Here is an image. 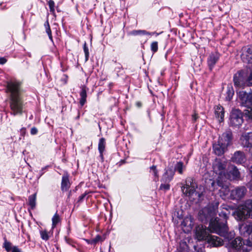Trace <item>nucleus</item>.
<instances>
[{
	"mask_svg": "<svg viewBox=\"0 0 252 252\" xmlns=\"http://www.w3.org/2000/svg\"><path fill=\"white\" fill-rule=\"evenodd\" d=\"M218 204L213 206H208L203 208L199 212V219L203 222H207L210 220L209 230L211 232L217 233L226 239L230 237H233L234 233H228V227L226 225V220L230 214L228 209L223 208L222 211L219 214V216L223 219L221 220L218 217L214 218L216 215V210Z\"/></svg>",
	"mask_w": 252,
	"mask_h": 252,
	"instance_id": "1",
	"label": "nucleus"
},
{
	"mask_svg": "<svg viewBox=\"0 0 252 252\" xmlns=\"http://www.w3.org/2000/svg\"><path fill=\"white\" fill-rule=\"evenodd\" d=\"M8 91L10 93V108L13 114H21L23 110V101L21 97L20 83L10 82L7 84Z\"/></svg>",
	"mask_w": 252,
	"mask_h": 252,
	"instance_id": "2",
	"label": "nucleus"
},
{
	"mask_svg": "<svg viewBox=\"0 0 252 252\" xmlns=\"http://www.w3.org/2000/svg\"><path fill=\"white\" fill-rule=\"evenodd\" d=\"M195 236L198 240H206L213 247L220 246L223 244L221 238L216 236L210 235L202 225H199L196 227Z\"/></svg>",
	"mask_w": 252,
	"mask_h": 252,
	"instance_id": "3",
	"label": "nucleus"
},
{
	"mask_svg": "<svg viewBox=\"0 0 252 252\" xmlns=\"http://www.w3.org/2000/svg\"><path fill=\"white\" fill-rule=\"evenodd\" d=\"M231 136L232 133L230 131H226L219 138L218 143L214 144L213 150L216 155L220 156L225 152L227 147L230 143Z\"/></svg>",
	"mask_w": 252,
	"mask_h": 252,
	"instance_id": "4",
	"label": "nucleus"
},
{
	"mask_svg": "<svg viewBox=\"0 0 252 252\" xmlns=\"http://www.w3.org/2000/svg\"><path fill=\"white\" fill-rule=\"evenodd\" d=\"M232 215L237 220H242L248 218L252 219V200H247L243 205L234 211Z\"/></svg>",
	"mask_w": 252,
	"mask_h": 252,
	"instance_id": "5",
	"label": "nucleus"
},
{
	"mask_svg": "<svg viewBox=\"0 0 252 252\" xmlns=\"http://www.w3.org/2000/svg\"><path fill=\"white\" fill-rule=\"evenodd\" d=\"M214 172L218 175L217 183L219 186H222V182L224 181L226 178H230L229 175L226 172V163L221 161L219 159H216L213 164Z\"/></svg>",
	"mask_w": 252,
	"mask_h": 252,
	"instance_id": "6",
	"label": "nucleus"
},
{
	"mask_svg": "<svg viewBox=\"0 0 252 252\" xmlns=\"http://www.w3.org/2000/svg\"><path fill=\"white\" fill-rule=\"evenodd\" d=\"M243 123V114L238 109L233 110L230 116V125L231 126H239Z\"/></svg>",
	"mask_w": 252,
	"mask_h": 252,
	"instance_id": "7",
	"label": "nucleus"
},
{
	"mask_svg": "<svg viewBox=\"0 0 252 252\" xmlns=\"http://www.w3.org/2000/svg\"><path fill=\"white\" fill-rule=\"evenodd\" d=\"M196 185L193 183L191 178H189L186 181V186L182 188V190L184 194L188 196H191L195 191Z\"/></svg>",
	"mask_w": 252,
	"mask_h": 252,
	"instance_id": "8",
	"label": "nucleus"
},
{
	"mask_svg": "<svg viewBox=\"0 0 252 252\" xmlns=\"http://www.w3.org/2000/svg\"><path fill=\"white\" fill-rule=\"evenodd\" d=\"M246 192L245 187H239L231 190L230 197L232 199L240 200L245 196Z\"/></svg>",
	"mask_w": 252,
	"mask_h": 252,
	"instance_id": "9",
	"label": "nucleus"
},
{
	"mask_svg": "<svg viewBox=\"0 0 252 252\" xmlns=\"http://www.w3.org/2000/svg\"><path fill=\"white\" fill-rule=\"evenodd\" d=\"M239 98L241 100V104L246 107L252 105V93H247L245 91L239 92Z\"/></svg>",
	"mask_w": 252,
	"mask_h": 252,
	"instance_id": "10",
	"label": "nucleus"
},
{
	"mask_svg": "<svg viewBox=\"0 0 252 252\" xmlns=\"http://www.w3.org/2000/svg\"><path fill=\"white\" fill-rule=\"evenodd\" d=\"M241 58L244 62L252 63V45H248L242 48Z\"/></svg>",
	"mask_w": 252,
	"mask_h": 252,
	"instance_id": "11",
	"label": "nucleus"
},
{
	"mask_svg": "<svg viewBox=\"0 0 252 252\" xmlns=\"http://www.w3.org/2000/svg\"><path fill=\"white\" fill-rule=\"evenodd\" d=\"M193 226V219L190 216L186 217L181 223L182 229L185 233L189 232L191 230Z\"/></svg>",
	"mask_w": 252,
	"mask_h": 252,
	"instance_id": "12",
	"label": "nucleus"
},
{
	"mask_svg": "<svg viewBox=\"0 0 252 252\" xmlns=\"http://www.w3.org/2000/svg\"><path fill=\"white\" fill-rule=\"evenodd\" d=\"M240 141L244 147H252V132L243 133L241 137Z\"/></svg>",
	"mask_w": 252,
	"mask_h": 252,
	"instance_id": "13",
	"label": "nucleus"
},
{
	"mask_svg": "<svg viewBox=\"0 0 252 252\" xmlns=\"http://www.w3.org/2000/svg\"><path fill=\"white\" fill-rule=\"evenodd\" d=\"M232 161L237 164H242L246 160V157L244 154L240 151L236 152L231 158Z\"/></svg>",
	"mask_w": 252,
	"mask_h": 252,
	"instance_id": "14",
	"label": "nucleus"
},
{
	"mask_svg": "<svg viewBox=\"0 0 252 252\" xmlns=\"http://www.w3.org/2000/svg\"><path fill=\"white\" fill-rule=\"evenodd\" d=\"M220 54L218 52L211 53L208 58V64L211 69L214 67L220 58Z\"/></svg>",
	"mask_w": 252,
	"mask_h": 252,
	"instance_id": "15",
	"label": "nucleus"
},
{
	"mask_svg": "<svg viewBox=\"0 0 252 252\" xmlns=\"http://www.w3.org/2000/svg\"><path fill=\"white\" fill-rule=\"evenodd\" d=\"M224 113L223 108L221 106L217 105L215 107V117L219 123H221L223 121Z\"/></svg>",
	"mask_w": 252,
	"mask_h": 252,
	"instance_id": "16",
	"label": "nucleus"
},
{
	"mask_svg": "<svg viewBox=\"0 0 252 252\" xmlns=\"http://www.w3.org/2000/svg\"><path fill=\"white\" fill-rule=\"evenodd\" d=\"M246 232L249 235L246 245L249 246H252V222L245 226Z\"/></svg>",
	"mask_w": 252,
	"mask_h": 252,
	"instance_id": "17",
	"label": "nucleus"
},
{
	"mask_svg": "<svg viewBox=\"0 0 252 252\" xmlns=\"http://www.w3.org/2000/svg\"><path fill=\"white\" fill-rule=\"evenodd\" d=\"M243 242L240 237H237L230 242L231 247L236 250H239L242 247Z\"/></svg>",
	"mask_w": 252,
	"mask_h": 252,
	"instance_id": "18",
	"label": "nucleus"
},
{
	"mask_svg": "<svg viewBox=\"0 0 252 252\" xmlns=\"http://www.w3.org/2000/svg\"><path fill=\"white\" fill-rule=\"evenodd\" d=\"M234 85L239 88H244L247 85V82L245 83L242 80L241 77H237L236 75L234 77Z\"/></svg>",
	"mask_w": 252,
	"mask_h": 252,
	"instance_id": "19",
	"label": "nucleus"
},
{
	"mask_svg": "<svg viewBox=\"0 0 252 252\" xmlns=\"http://www.w3.org/2000/svg\"><path fill=\"white\" fill-rule=\"evenodd\" d=\"M80 104L81 105V106H83L86 102L87 90L85 87H82V90L80 93Z\"/></svg>",
	"mask_w": 252,
	"mask_h": 252,
	"instance_id": "20",
	"label": "nucleus"
},
{
	"mask_svg": "<svg viewBox=\"0 0 252 252\" xmlns=\"http://www.w3.org/2000/svg\"><path fill=\"white\" fill-rule=\"evenodd\" d=\"M230 174H228L230 178H226V179H236L240 177V172L236 167H233L230 171Z\"/></svg>",
	"mask_w": 252,
	"mask_h": 252,
	"instance_id": "21",
	"label": "nucleus"
},
{
	"mask_svg": "<svg viewBox=\"0 0 252 252\" xmlns=\"http://www.w3.org/2000/svg\"><path fill=\"white\" fill-rule=\"evenodd\" d=\"M70 187V183L68 177L66 175H64L62 177V189L63 190H67Z\"/></svg>",
	"mask_w": 252,
	"mask_h": 252,
	"instance_id": "22",
	"label": "nucleus"
},
{
	"mask_svg": "<svg viewBox=\"0 0 252 252\" xmlns=\"http://www.w3.org/2000/svg\"><path fill=\"white\" fill-rule=\"evenodd\" d=\"M105 140L104 138H101L100 139L99 143H98V150L100 154V156L102 158L103 155L102 153L105 150Z\"/></svg>",
	"mask_w": 252,
	"mask_h": 252,
	"instance_id": "23",
	"label": "nucleus"
},
{
	"mask_svg": "<svg viewBox=\"0 0 252 252\" xmlns=\"http://www.w3.org/2000/svg\"><path fill=\"white\" fill-rule=\"evenodd\" d=\"M129 34L131 35L136 36V35H147V34H152L150 32L145 31V30H133L129 32Z\"/></svg>",
	"mask_w": 252,
	"mask_h": 252,
	"instance_id": "24",
	"label": "nucleus"
},
{
	"mask_svg": "<svg viewBox=\"0 0 252 252\" xmlns=\"http://www.w3.org/2000/svg\"><path fill=\"white\" fill-rule=\"evenodd\" d=\"M36 193H34L30 195L28 198L29 204L32 209L35 208L36 205Z\"/></svg>",
	"mask_w": 252,
	"mask_h": 252,
	"instance_id": "25",
	"label": "nucleus"
},
{
	"mask_svg": "<svg viewBox=\"0 0 252 252\" xmlns=\"http://www.w3.org/2000/svg\"><path fill=\"white\" fill-rule=\"evenodd\" d=\"M60 220L61 219L59 214L57 213H56L52 219V228H55Z\"/></svg>",
	"mask_w": 252,
	"mask_h": 252,
	"instance_id": "26",
	"label": "nucleus"
},
{
	"mask_svg": "<svg viewBox=\"0 0 252 252\" xmlns=\"http://www.w3.org/2000/svg\"><path fill=\"white\" fill-rule=\"evenodd\" d=\"M185 168L182 162H178L175 166V170L177 171L180 174H183V170Z\"/></svg>",
	"mask_w": 252,
	"mask_h": 252,
	"instance_id": "27",
	"label": "nucleus"
},
{
	"mask_svg": "<svg viewBox=\"0 0 252 252\" xmlns=\"http://www.w3.org/2000/svg\"><path fill=\"white\" fill-rule=\"evenodd\" d=\"M245 116L249 119L252 120V107H248V108L244 110Z\"/></svg>",
	"mask_w": 252,
	"mask_h": 252,
	"instance_id": "28",
	"label": "nucleus"
},
{
	"mask_svg": "<svg viewBox=\"0 0 252 252\" xmlns=\"http://www.w3.org/2000/svg\"><path fill=\"white\" fill-rule=\"evenodd\" d=\"M45 26L46 28V32H47V34L48 35V36H49L50 39L52 41L53 39H52V32H51V30L50 28L49 22L48 21H47L46 22V23L45 24Z\"/></svg>",
	"mask_w": 252,
	"mask_h": 252,
	"instance_id": "29",
	"label": "nucleus"
},
{
	"mask_svg": "<svg viewBox=\"0 0 252 252\" xmlns=\"http://www.w3.org/2000/svg\"><path fill=\"white\" fill-rule=\"evenodd\" d=\"M40 234L41 238L45 241H47L49 238V233L45 230H42L40 231Z\"/></svg>",
	"mask_w": 252,
	"mask_h": 252,
	"instance_id": "30",
	"label": "nucleus"
},
{
	"mask_svg": "<svg viewBox=\"0 0 252 252\" xmlns=\"http://www.w3.org/2000/svg\"><path fill=\"white\" fill-rule=\"evenodd\" d=\"M3 247L7 252L11 251L13 248L12 246V244L10 242L7 241L6 239H5Z\"/></svg>",
	"mask_w": 252,
	"mask_h": 252,
	"instance_id": "31",
	"label": "nucleus"
},
{
	"mask_svg": "<svg viewBox=\"0 0 252 252\" xmlns=\"http://www.w3.org/2000/svg\"><path fill=\"white\" fill-rule=\"evenodd\" d=\"M151 49L155 53L158 50V43L157 41L153 42L151 44Z\"/></svg>",
	"mask_w": 252,
	"mask_h": 252,
	"instance_id": "32",
	"label": "nucleus"
},
{
	"mask_svg": "<svg viewBox=\"0 0 252 252\" xmlns=\"http://www.w3.org/2000/svg\"><path fill=\"white\" fill-rule=\"evenodd\" d=\"M48 5L50 8V11L54 13L55 12V2L53 0H49L48 1Z\"/></svg>",
	"mask_w": 252,
	"mask_h": 252,
	"instance_id": "33",
	"label": "nucleus"
},
{
	"mask_svg": "<svg viewBox=\"0 0 252 252\" xmlns=\"http://www.w3.org/2000/svg\"><path fill=\"white\" fill-rule=\"evenodd\" d=\"M83 49L85 55L86 61H87L89 57V52L86 42L84 44Z\"/></svg>",
	"mask_w": 252,
	"mask_h": 252,
	"instance_id": "34",
	"label": "nucleus"
},
{
	"mask_svg": "<svg viewBox=\"0 0 252 252\" xmlns=\"http://www.w3.org/2000/svg\"><path fill=\"white\" fill-rule=\"evenodd\" d=\"M102 237L99 235H97L94 239L91 240V244H95L99 241H102Z\"/></svg>",
	"mask_w": 252,
	"mask_h": 252,
	"instance_id": "35",
	"label": "nucleus"
},
{
	"mask_svg": "<svg viewBox=\"0 0 252 252\" xmlns=\"http://www.w3.org/2000/svg\"><path fill=\"white\" fill-rule=\"evenodd\" d=\"M227 96H226V98L227 100H230L234 94V92L232 90L229 88L227 90Z\"/></svg>",
	"mask_w": 252,
	"mask_h": 252,
	"instance_id": "36",
	"label": "nucleus"
},
{
	"mask_svg": "<svg viewBox=\"0 0 252 252\" xmlns=\"http://www.w3.org/2000/svg\"><path fill=\"white\" fill-rule=\"evenodd\" d=\"M168 171H167L165 174L163 175V179L165 180V182H169L170 181L173 176V173L171 171V176L170 177H168L167 176Z\"/></svg>",
	"mask_w": 252,
	"mask_h": 252,
	"instance_id": "37",
	"label": "nucleus"
},
{
	"mask_svg": "<svg viewBox=\"0 0 252 252\" xmlns=\"http://www.w3.org/2000/svg\"><path fill=\"white\" fill-rule=\"evenodd\" d=\"M220 192L223 193L225 196L228 195L230 190L227 186L222 187L220 189Z\"/></svg>",
	"mask_w": 252,
	"mask_h": 252,
	"instance_id": "38",
	"label": "nucleus"
},
{
	"mask_svg": "<svg viewBox=\"0 0 252 252\" xmlns=\"http://www.w3.org/2000/svg\"><path fill=\"white\" fill-rule=\"evenodd\" d=\"M247 86H252V72L250 74L247 80Z\"/></svg>",
	"mask_w": 252,
	"mask_h": 252,
	"instance_id": "39",
	"label": "nucleus"
},
{
	"mask_svg": "<svg viewBox=\"0 0 252 252\" xmlns=\"http://www.w3.org/2000/svg\"><path fill=\"white\" fill-rule=\"evenodd\" d=\"M150 172H153V174L155 177L158 176L157 171L156 170V167L155 166H152L150 168Z\"/></svg>",
	"mask_w": 252,
	"mask_h": 252,
	"instance_id": "40",
	"label": "nucleus"
},
{
	"mask_svg": "<svg viewBox=\"0 0 252 252\" xmlns=\"http://www.w3.org/2000/svg\"><path fill=\"white\" fill-rule=\"evenodd\" d=\"M169 185L168 184H161L160 189H161L168 190L169 189Z\"/></svg>",
	"mask_w": 252,
	"mask_h": 252,
	"instance_id": "41",
	"label": "nucleus"
},
{
	"mask_svg": "<svg viewBox=\"0 0 252 252\" xmlns=\"http://www.w3.org/2000/svg\"><path fill=\"white\" fill-rule=\"evenodd\" d=\"M193 252H203L202 249L201 248L194 246Z\"/></svg>",
	"mask_w": 252,
	"mask_h": 252,
	"instance_id": "42",
	"label": "nucleus"
},
{
	"mask_svg": "<svg viewBox=\"0 0 252 252\" xmlns=\"http://www.w3.org/2000/svg\"><path fill=\"white\" fill-rule=\"evenodd\" d=\"M37 132V129L35 127H32L31 130V133L32 135L36 134Z\"/></svg>",
	"mask_w": 252,
	"mask_h": 252,
	"instance_id": "43",
	"label": "nucleus"
},
{
	"mask_svg": "<svg viewBox=\"0 0 252 252\" xmlns=\"http://www.w3.org/2000/svg\"><path fill=\"white\" fill-rule=\"evenodd\" d=\"M11 252H20V250L16 246L13 247Z\"/></svg>",
	"mask_w": 252,
	"mask_h": 252,
	"instance_id": "44",
	"label": "nucleus"
},
{
	"mask_svg": "<svg viewBox=\"0 0 252 252\" xmlns=\"http://www.w3.org/2000/svg\"><path fill=\"white\" fill-rule=\"evenodd\" d=\"M6 60L3 57H0V64H3L6 62Z\"/></svg>",
	"mask_w": 252,
	"mask_h": 252,
	"instance_id": "45",
	"label": "nucleus"
},
{
	"mask_svg": "<svg viewBox=\"0 0 252 252\" xmlns=\"http://www.w3.org/2000/svg\"><path fill=\"white\" fill-rule=\"evenodd\" d=\"M192 119L193 121H195L197 119V116L196 114H194L192 116Z\"/></svg>",
	"mask_w": 252,
	"mask_h": 252,
	"instance_id": "46",
	"label": "nucleus"
},
{
	"mask_svg": "<svg viewBox=\"0 0 252 252\" xmlns=\"http://www.w3.org/2000/svg\"><path fill=\"white\" fill-rule=\"evenodd\" d=\"M151 33H152V34H149L150 35H156V36H158L159 33H157V32H150Z\"/></svg>",
	"mask_w": 252,
	"mask_h": 252,
	"instance_id": "47",
	"label": "nucleus"
},
{
	"mask_svg": "<svg viewBox=\"0 0 252 252\" xmlns=\"http://www.w3.org/2000/svg\"><path fill=\"white\" fill-rule=\"evenodd\" d=\"M136 105L138 106V107H140L141 106V103L140 102H136Z\"/></svg>",
	"mask_w": 252,
	"mask_h": 252,
	"instance_id": "48",
	"label": "nucleus"
},
{
	"mask_svg": "<svg viewBox=\"0 0 252 252\" xmlns=\"http://www.w3.org/2000/svg\"><path fill=\"white\" fill-rule=\"evenodd\" d=\"M177 252H186V251L185 250H182V251L178 250Z\"/></svg>",
	"mask_w": 252,
	"mask_h": 252,
	"instance_id": "49",
	"label": "nucleus"
},
{
	"mask_svg": "<svg viewBox=\"0 0 252 252\" xmlns=\"http://www.w3.org/2000/svg\"><path fill=\"white\" fill-rule=\"evenodd\" d=\"M87 243L89 244H91V240H86Z\"/></svg>",
	"mask_w": 252,
	"mask_h": 252,
	"instance_id": "50",
	"label": "nucleus"
},
{
	"mask_svg": "<svg viewBox=\"0 0 252 252\" xmlns=\"http://www.w3.org/2000/svg\"><path fill=\"white\" fill-rule=\"evenodd\" d=\"M214 184H215V183H214V182H212V186H214Z\"/></svg>",
	"mask_w": 252,
	"mask_h": 252,
	"instance_id": "51",
	"label": "nucleus"
},
{
	"mask_svg": "<svg viewBox=\"0 0 252 252\" xmlns=\"http://www.w3.org/2000/svg\"><path fill=\"white\" fill-rule=\"evenodd\" d=\"M243 252H248L247 251H243Z\"/></svg>",
	"mask_w": 252,
	"mask_h": 252,
	"instance_id": "52",
	"label": "nucleus"
},
{
	"mask_svg": "<svg viewBox=\"0 0 252 252\" xmlns=\"http://www.w3.org/2000/svg\"><path fill=\"white\" fill-rule=\"evenodd\" d=\"M228 208L230 210H232L230 207H228Z\"/></svg>",
	"mask_w": 252,
	"mask_h": 252,
	"instance_id": "53",
	"label": "nucleus"
}]
</instances>
